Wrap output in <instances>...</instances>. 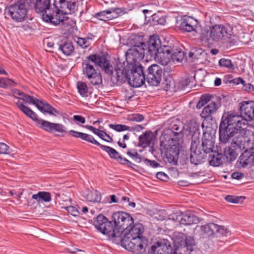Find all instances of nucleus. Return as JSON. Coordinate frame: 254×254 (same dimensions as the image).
I'll use <instances>...</instances> for the list:
<instances>
[{"instance_id":"nucleus-1","label":"nucleus","mask_w":254,"mask_h":254,"mask_svg":"<svg viewBox=\"0 0 254 254\" xmlns=\"http://www.w3.org/2000/svg\"><path fill=\"white\" fill-rule=\"evenodd\" d=\"M242 119L233 112H225L221 118L219 126L220 143L226 144L231 142L226 147L224 153L226 157L230 158V162L234 161L239 153L245 148V144L250 141L247 136L249 130L240 121Z\"/></svg>"},{"instance_id":"nucleus-2","label":"nucleus","mask_w":254,"mask_h":254,"mask_svg":"<svg viewBox=\"0 0 254 254\" xmlns=\"http://www.w3.org/2000/svg\"><path fill=\"white\" fill-rule=\"evenodd\" d=\"M118 70V74L111 77L114 85L119 86L127 81L133 87H137L146 80L150 85L157 86L161 81L163 82V68L157 64L150 65L145 72L139 63L134 67Z\"/></svg>"},{"instance_id":"nucleus-3","label":"nucleus","mask_w":254,"mask_h":254,"mask_svg":"<svg viewBox=\"0 0 254 254\" xmlns=\"http://www.w3.org/2000/svg\"><path fill=\"white\" fill-rule=\"evenodd\" d=\"M134 223V219L127 213L123 211L114 212L109 220L100 214L93 218V225L102 234L112 238H121Z\"/></svg>"},{"instance_id":"nucleus-4","label":"nucleus","mask_w":254,"mask_h":254,"mask_svg":"<svg viewBox=\"0 0 254 254\" xmlns=\"http://www.w3.org/2000/svg\"><path fill=\"white\" fill-rule=\"evenodd\" d=\"M108 56L104 53L90 54L82 63L83 74L90 80L91 84L94 85L102 84L101 74L97 71V69L95 68L92 63H94L95 66L102 67V70L110 76L111 78L114 76L113 67L110 60L107 59Z\"/></svg>"},{"instance_id":"nucleus-5","label":"nucleus","mask_w":254,"mask_h":254,"mask_svg":"<svg viewBox=\"0 0 254 254\" xmlns=\"http://www.w3.org/2000/svg\"><path fill=\"white\" fill-rule=\"evenodd\" d=\"M55 10L52 12L43 15V19L46 22L57 26L60 23H64L68 18L65 15L75 13L78 10V2L77 0H54Z\"/></svg>"},{"instance_id":"nucleus-6","label":"nucleus","mask_w":254,"mask_h":254,"mask_svg":"<svg viewBox=\"0 0 254 254\" xmlns=\"http://www.w3.org/2000/svg\"><path fill=\"white\" fill-rule=\"evenodd\" d=\"M143 37L140 36H133L130 39V44L132 47L126 53V62H117L115 67L116 75L118 74V69H123V68L134 67L139 61L143 59L144 57L145 42L142 41Z\"/></svg>"},{"instance_id":"nucleus-7","label":"nucleus","mask_w":254,"mask_h":254,"mask_svg":"<svg viewBox=\"0 0 254 254\" xmlns=\"http://www.w3.org/2000/svg\"><path fill=\"white\" fill-rule=\"evenodd\" d=\"M144 56L150 60L154 59L159 63H166V58L165 56H168L169 52V46H161L159 37L156 35L150 36L149 40L145 43Z\"/></svg>"},{"instance_id":"nucleus-8","label":"nucleus","mask_w":254,"mask_h":254,"mask_svg":"<svg viewBox=\"0 0 254 254\" xmlns=\"http://www.w3.org/2000/svg\"><path fill=\"white\" fill-rule=\"evenodd\" d=\"M173 241L175 249L180 254H191L196 249L194 238L191 236H186L182 233L175 232L173 235Z\"/></svg>"},{"instance_id":"nucleus-9","label":"nucleus","mask_w":254,"mask_h":254,"mask_svg":"<svg viewBox=\"0 0 254 254\" xmlns=\"http://www.w3.org/2000/svg\"><path fill=\"white\" fill-rule=\"evenodd\" d=\"M28 4V0H16L5 8V13L14 21L22 22L27 16Z\"/></svg>"},{"instance_id":"nucleus-10","label":"nucleus","mask_w":254,"mask_h":254,"mask_svg":"<svg viewBox=\"0 0 254 254\" xmlns=\"http://www.w3.org/2000/svg\"><path fill=\"white\" fill-rule=\"evenodd\" d=\"M19 99L24 101L26 103L34 105L43 114H48L53 116L60 115V112L58 110L46 101L39 100L24 93L22 97H19Z\"/></svg>"},{"instance_id":"nucleus-11","label":"nucleus","mask_w":254,"mask_h":254,"mask_svg":"<svg viewBox=\"0 0 254 254\" xmlns=\"http://www.w3.org/2000/svg\"><path fill=\"white\" fill-rule=\"evenodd\" d=\"M233 35V27L229 24H215L210 27V38L212 41L227 40Z\"/></svg>"},{"instance_id":"nucleus-12","label":"nucleus","mask_w":254,"mask_h":254,"mask_svg":"<svg viewBox=\"0 0 254 254\" xmlns=\"http://www.w3.org/2000/svg\"><path fill=\"white\" fill-rule=\"evenodd\" d=\"M121 245L134 254H142L146 250L148 240L145 237L132 238L130 240L121 241Z\"/></svg>"},{"instance_id":"nucleus-13","label":"nucleus","mask_w":254,"mask_h":254,"mask_svg":"<svg viewBox=\"0 0 254 254\" xmlns=\"http://www.w3.org/2000/svg\"><path fill=\"white\" fill-rule=\"evenodd\" d=\"M179 145L175 142L173 145H163V141H161L160 149L165 161L173 165L177 164L180 153Z\"/></svg>"},{"instance_id":"nucleus-14","label":"nucleus","mask_w":254,"mask_h":254,"mask_svg":"<svg viewBox=\"0 0 254 254\" xmlns=\"http://www.w3.org/2000/svg\"><path fill=\"white\" fill-rule=\"evenodd\" d=\"M184 127H181L180 125L172 122L168 128H165L162 133V136L165 141L176 142L179 144V141L182 140L184 137L183 132Z\"/></svg>"},{"instance_id":"nucleus-15","label":"nucleus","mask_w":254,"mask_h":254,"mask_svg":"<svg viewBox=\"0 0 254 254\" xmlns=\"http://www.w3.org/2000/svg\"><path fill=\"white\" fill-rule=\"evenodd\" d=\"M221 106V99L219 97H217L212 102L208 104L202 110L200 116L202 118L204 119L202 124V127H204V125L206 124L209 125L207 122L211 121L215 123V118L212 116V115L217 112L218 109Z\"/></svg>"},{"instance_id":"nucleus-16","label":"nucleus","mask_w":254,"mask_h":254,"mask_svg":"<svg viewBox=\"0 0 254 254\" xmlns=\"http://www.w3.org/2000/svg\"><path fill=\"white\" fill-rule=\"evenodd\" d=\"M215 130L209 125H207L203 128V136L202 138L201 147L202 151L210 153L213 151L215 144Z\"/></svg>"},{"instance_id":"nucleus-17","label":"nucleus","mask_w":254,"mask_h":254,"mask_svg":"<svg viewBox=\"0 0 254 254\" xmlns=\"http://www.w3.org/2000/svg\"><path fill=\"white\" fill-rule=\"evenodd\" d=\"M240 105L241 115L237 114V116L242 118L240 121L247 127L248 122L254 119V101H243Z\"/></svg>"},{"instance_id":"nucleus-18","label":"nucleus","mask_w":254,"mask_h":254,"mask_svg":"<svg viewBox=\"0 0 254 254\" xmlns=\"http://www.w3.org/2000/svg\"><path fill=\"white\" fill-rule=\"evenodd\" d=\"M198 22L191 17L184 16L180 20L179 28L183 32H193V35L198 34Z\"/></svg>"},{"instance_id":"nucleus-19","label":"nucleus","mask_w":254,"mask_h":254,"mask_svg":"<svg viewBox=\"0 0 254 254\" xmlns=\"http://www.w3.org/2000/svg\"><path fill=\"white\" fill-rule=\"evenodd\" d=\"M35 123L39 127L50 133H53L56 131L63 133L66 131L64 129V126L61 124L51 123L39 118Z\"/></svg>"},{"instance_id":"nucleus-20","label":"nucleus","mask_w":254,"mask_h":254,"mask_svg":"<svg viewBox=\"0 0 254 254\" xmlns=\"http://www.w3.org/2000/svg\"><path fill=\"white\" fill-rule=\"evenodd\" d=\"M170 252H172L170 242L167 240L163 239L152 246L147 254H169Z\"/></svg>"},{"instance_id":"nucleus-21","label":"nucleus","mask_w":254,"mask_h":254,"mask_svg":"<svg viewBox=\"0 0 254 254\" xmlns=\"http://www.w3.org/2000/svg\"><path fill=\"white\" fill-rule=\"evenodd\" d=\"M237 167L246 168L248 166L252 167L254 165V148H251L249 150H245L240 155L236 163Z\"/></svg>"},{"instance_id":"nucleus-22","label":"nucleus","mask_w":254,"mask_h":254,"mask_svg":"<svg viewBox=\"0 0 254 254\" xmlns=\"http://www.w3.org/2000/svg\"><path fill=\"white\" fill-rule=\"evenodd\" d=\"M144 232V228L140 223H133V224L125 232L123 237L120 238V242L130 240L132 238L142 237Z\"/></svg>"},{"instance_id":"nucleus-23","label":"nucleus","mask_w":254,"mask_h":254,"mask_svg":"<svg viewBox=\"0 0 254 254\" xmlns=\"http://www.w3.org/2000/svg\"><path fill=\"white\" fill-rule=\"evenodd\" d=\"M197 144L194 145L192 150L190 147L191 153L189 157L190 163L196 166L204 162L207 155L206 152L202 151V149H200V147L197 148Z\"/></svg>"},{"instance_id":"nucleus-24","label":"nucleus","mask_w":254,"mask_h":254,"mask_svg":"<svg viewBox=\"0 0 254 254\" xmlns=\"http://www.w3.org/2000/svg\"><path fill=\"white\" fill-rule=\"evenodd\" d=\"M187 127L191 135V148L192 150L194 145L199 143V124L195 120H191L188 123Z\"/></svg>"},{"instance_id":"nucleus-25","label":"nucleus","mask_w":254,"mask_h":254,"mask_svg":"<svg viewBox=\"0 0 254 254\" xmlns=\"http://www.w3.org/2000/svg\"><path fill=\"white\" fill-rule=\"evenodd\" d=\"M168 55L165 56L166 58V63H161L162 65L167 64L168 63L170 62L171 60H172L173 62H181L185 57V53L183 51L178 49H173L170 46H169Z\"/></svg>"},{"instance_id":"nucleus-26","label":"nucleus","mask_w":254,"mask_h":254,"mask_svg":"<svg viewBox=\"0 0 254 254\" xmlns=\"http://www.w3.org/2000/svg\"><path fill=\"white\" fill-rule=\"evenodd\" d=\"M51 0H36L34 3L35 11L37 13L43 12L42 16L44 14H48L49 12H52V9H51Z\"/></svg>"},{"instance_id":"nucleus-27","label":"nucleus","mask_w":254,"mask_h":254,"mask_svg":"<svg viewBox=\"0 0 254 254\" xmlns=\"http://www.w3.org/2000/svg\"><path fill=\"white\" fill-rule=\"evenodd\" d=\"M209 163L211 166L218 167L223 164L222 159L225 155L222 152H219L218 150H213L209 153Z\"/></svg>"},{"instance_id":"nucleus-28","label":"nucleus","mask_w":254,"mask_h":254,"mask_svg":"<svg viewBox=\"0 0 254 254\" xmlns=\"http://www.w3.org/2000/svg\"><path fill=\"white\" fill-rule=\"evenodd\" d=\"M154 135L150 130H147L138 137V146L145 148L148 146L153 139Z\"/></svg>"},{"instance_id":"nucleus-29","label":"nucleus","mask_w":254,"mask_h":254,"mask_svg":"<svg viewBox=\"0 0 254 254\" xmlns=\"http://www.w3.org/2000/svg\"><path fill=\"white\" fill-rule=\"evenodd\" d=\"M171 69L170 67H164L163 69V82L164 90L168 91L173 83L172 76H171Z\"/></svg>"},{"instance_id":"nucleus-30","label":"nucleus","mask_w":254,"mask_h":254,"mask_svg":"<svg viewBox=\"0 0 254 254\" xmlns=\"http://www.w3.org/2000/svg\"><path fill=\"white\" fill-rule=\"evenodd\" d=\"M17 107L18 109L22 112L27 117L32 119L34 122H36L37 120L38 115L33 111L30 108L27 107L19 100L15 102Z\"/></svg>"},{"instance_id":"nucleus-31","label":"nucleus","mask_w":254,"mask_h":254,"mask_svg":"<svg viewBox=\"0 0 254 254\" xmlns=\"http://www.w3.org/2000/svg\"><path fill=\"white\" fill-rule=\"evenodd\" d=\"M218 225L214 223H209L200 226L201 234L207 237L213 236L218 230Z\"/></svg>"},{"instance_id":"nucleus-32","label":"nucleus","mask_w":254,"mask_h":254,"mask_svg":"<svg viewBox=\"0 0 254 254\" xmlns=\"http://www.w3.org/2000/svg\"><path fill=\"white\" fill-rule=\"evenodd\" d=\"M218 97L216 96H214L210 93H205L202 94L199 101L196 104V107L198 109H200L202 108L204 105L209 104L213 100H214L216 98Z\"/></svg>"},{"instance_id":"nucleus-33","label":"nucleus","mask_w":254,"mask_h":254,"mask_svg":"<svg viewBox=\"0 0 254 254\" xmlns=\"http://www.w3.org/2000/svg\"><path fill=\"white\" fill-rule=\"evenodd\" d=\"M198 218L193 214L186 213L181 215L180 219V224L185 225H190L191 224L196 223Z\"/></svg>"},{"instance_id":"nucleus-34","label":"nucleus","mask_w":254,"mask_h":254,"mask_svg":"<svg viewBox=\"0 0 254 254\" xmlns=\"http://www.w3.org/2000/svg\"><path fill=\"white\" fill-rule=\"evenodd\" d=\"M74 49L72 43L68 41H65L59 45L58 47V50L66 56H69L73 52Z\"/></svg>"},{"instance_id":"nucleus-35","label":"nucleus","mask_w":254,"mask_h":254,"mask_svg":"<svg viewBox=\"0 0 254 254\" xmlns=\"http://www.w3.org/2000/svg\"><path fill=\"white\" fill-rule=\"evenodd\" d=\"M32 198L38 202L43 201L49 202L51 200V193L47 191H39L37 194H33Z\"/></svg>"},{"instance_id":"nucleus-36","label":"nucleus","mask_w":254,"mask_h":254,"mask_svg":"<svg viewBox=\"0 0 254 254\" xmlns=\"http://www.w3.org/2000/svg\"><path fill=\"white\" fill-rule=\"evenodd\" d=\"M149 21L153 25H164L166 23V18L163 16H160L159 14L155 13L151 15V19Z\"/></svg>"},{"instance_id":"nucleus-37","label":"nucleus","mask_w":254,"mask_h":254,"mask_svg":"<svg viewBox=\"0 0 254 254\" xmlns=\"http://www.w3.org/2000/svg\"><path fill=\"white\" fill-rule=\"evenodd\" d=\"M86 198L88 201L91 202H99L101 200V196L97 190H92L86 194Z\"/></svg>"},{"instance_id":"nucleus-38","label":"nucleus","mask_w":254,"mask_h":254,"mask_svg":"<svg viewBox=\"0 0 254 254\" xmlns=\"http://www.w3.org/2000/svg\"><path fill=\"white\" fill-rule=\"evenodd\" d=\"M95 130L93 132L97 135L102 140L108 142H112L113 141V138L108 134L106 132L103 130L94 128Z\"/></svg>"},{"instance_id":"nucleus-39","label":"nucleus","mask_w":254,"mask_h":254,"mask_svg":"<svg viewBox=\"0 0 254 254\" xmlns=\"http://www.w3.org/2000/svg\"><path fill=\"white\" fill-rule=\"evenodd\" d=\"M77 88L79 94L82 96L88 97V88L85 82L78 81L77 83Z\"/></svg>"},{"instance_id":"nucleus-40","label":"nucleus","mask_w":254,"mask_h":254,"mask_svg":"<svg viewBox=\"0 0 254 254\" xmlns=\"http://www.w3.org/2000/svg\"><path fill=\"white\" fill-rule=\"evenodd\" d=\"M246 197L244 196H235L231 195H227L225 196V200L229 202L233 203H238L239 202H242Z\"/></svg>"},{"instance_id":"nucleus-41","label":"nucleus","mask_w":254,"mask_h":254,"mask_svg":"<svg viewBox=\"0 0 254 254\" xmlns=\"http://www.w3.org/2000/svg\"><path fill=\"white\" fill-rule=\"evenodd\" d=\"M16 83L8 78H0V87L7 88L9 87L14 86Z\"/></svg>"},{"instance_id":"nucleus-42","label":"nucleus","mask_w":254,"mask_h":254,"mask_svg":"<svg viewBox=\"0 0 254 254\" xmlns=\"http://www.w3.org/2000/svg\"><path fill=\"white\" fill-rule=\"evenodd\" d=\"M76 138H79L82 140H85L93 144H95L96 140L91 135L81 132H78Z\"/></svg>"},{"instance_id":"nucleus-43","label":"nucleus","mask_w":254,"mask_h":254,"mask_svg":"<svg viewBox=\"0 0 254 254\" xmlns=\"http://www.w3.org/2000/svg\"><path fill=\"white\" fill-rule=\"evenodd\" d=\"M199 34V39L202 42L210 43V41L211 39L210 38L209 34H208V30L206 29H201V33Z\"/></svg>"},{"instance_id":"nucleus-44","label":"nucleus","mask_w":254,"mask_h":254,"mask_svg":"<svg viewBox=\"0 0 254 254\" xmlns=\"http://www.w3.org/2000/svg\"><path fill=\"white\" fill-rule=\"evenodd\" d=\"M109 127L113 129H114L115 130L120 132L124 130H128L129 129H130V127H128L127 126L122 125V124H117V125H114V124H110Z\"/></svg>"},{"instance_id":"nucleus-45","label":"nucleus","mask_w":254,"mask_h":254,"mask_svg":"<svg viewBox=\"0 0 254 254\" xmlns=\"http://www.w3.org/2000/svg\"><path fill=\"white\" fill-rule=\"evenodd\" d=\"M219 64L221 67H224L228 68L233 69L234 67L232 61L230 59L225 58L221 59L219 61Z\"/></svg>"},{"instance_id":"nucleus-46","label":"nucleus","mask_w":254,"mask_h":254,"mask_svg":"<svg viewBox=\"0 0 254 254\" xmlns=\"http://www.w3.org/2000/svg\"><path fill=\"white\" fill-rule=\"evenodd\" d=\"M116 160L121 164L127 165L128 167H130L133 170H135L133 166H136V165L132 163L130 161L126 158L123 157L122 155L118 157V159Z\"/></svg>"},{"instance_id":"nucleus-47","label":"nucleus","mask_w":254,"mask_h":254,"mask_svg":"<svg viewBox=\"0 0 254 254\" xmlns=\"http://www.w3.org/2000/svg\"><path fill=\"white\" fill-rule=\"evenodd\" d=\"M89 38H78L76 42L77 45L82 48H86L90 45Z\"/></svg>"},{"instance_id":"nucleus-48","label":"nucleus","mask_w":254,"mask_h":254,"mask_svg":"<svg viewBox=\"0 0 254 254\" xmlns=\"http://www.w3.org/2000/svg\"><path fill=\"white\" fill-rule=\"evenodd\" d=\"M195 55H207V54L201 49H193L189 53V57L192 59H195Z\"/></svg>"},{"instance_id":"nucleus-49","label":"nucleus","mask_w":254,"mask_h":254,"mask_svg":"<svg viewBox=\"0 0 254 254\" xmlns=\"http://www.w3.org/2000/svg\"><path fill=\"white\" fill-rule=\"evenodd\" d=\"M112 9L114 13L115 14L116 19L127 12L126 8L112 7Z\"/></svg>"},{"instance_id":"nucleus-50","label":"nucleus","mask_w":254,"mask_h":254,"mask_svg":"<svg viewBox=\"0 0 254 254\" xmlns=\"http://www.w3.org/2000/svg\"><path fill=\"white\" fill-rule=\"evenodd\" d=\"M92 16L100 20L108 22L105 10L95 13L94 14H92Z\"/></svg>"},{"instance_id":"nucleus-51","label":"nucleus","mask_w":254,"mask_h":254,"mask_svg":"<svg viewBox=\"0 0 254 254\" xmlns=\"http://www.w3.org/2000/svg\"><path fill=\"white\" fill-rule=\"evenodd\" d=\"M127 154L133 159H139L138 163H140L142 161L141 156L139 155L135 149L128 150Z\"/></svg>"},{"instance_id":"nucleus-52","label":"nucleus","mask_w":254,"mask_h":254,"mask_svg":"<svg viewBox=\"0 0 254 254\" xmlns=\"http://www.w3.org/2000/svg\"><path fill=\"white\" fill-rule=\"evenodd\" d=\"M218 230L216 231L217 234H218L219 236H227L229 234H230L229 230L224 226H219L218 225Z\"/></svg>"},{"instance_id":"nucleus-53","label":"nucleus","mask_w":254,"mask_h":254,"mask_svg":"<svg viewBox=\"0 0 254 254\" xmlns=\"http://www.w3.org/2000/svg\"><path fill=\"white\" fill-rule=\"evenodd\" d=\"M95 145H96L100 147V148L104 151L107 153L109 155V156L111 155V154L112 153L111 150L113 149V148L111 147L108 146L104 145L103 144H101L100 143H99L98 141L96 140V142L94 144Z\"/></svg>"},{"instance_id":"nucleus-54","label":"nucleus","mask_w":254,"mask_h":254,"mask_svg":"<svg viewBox=\"0 0 254 254\" xmlns=\"http://www.w3.org/2000/svg\"><path fill=\"white\" fill-rule=\"evenodd\" d=\"M105 14L107 16V19L108 21L114 20L116 19L115 14L114 13L113 11L111 8L105 10Z\"/></svg>"},{"instance_id":"nucleus-55","label":"nucleus","mask_w":254,"mask_h":254,"mask_svg":"<svg viewBox=\"0 0 254 254\" xmlns=\"http://www.w3.org/2000/svg\"><path fill=\"white\" fill-rule=\"evenodd\" d=\"M232 78V75H228V79L230 83H233L235 85H238L240 83L242 84H244L245 83V81L241 77H237L233 79L230 80L231 78Z\"/></svg>"},{"instance_id":"nucleus-56","label":"nucleus","mask_w":254,"mask_h":254,"mask_svg":"<svg viewBox=\"0 0 254 254\" xmlns=\"http://www.w3.org/2000/svg\"><path fill=\"white\" fill-rule=\"evenodd\" d=\"M65 209L69 213L73 216H77L80 214L78 209L73 206H67Z\"/></svg>"},{"instance_id":"nucleus-57","label":"nucleus","mask_w":254,"mask_h":254,"mask_svg":"<svg viewBox=\"0 0 254 254\" xmlns=\"http://www.w3.org/2000/svg\"><path fill=\"white\" fill-rule=\"evenodd\" d=\"M144 119V117L139 114H133L129 118L130 121L139 122L143 121Z\"/></svg>"},{"instance_id":"nucleus-58","label":"nucleus","mask_w":254,"mask_h":254,"mask_svg":"<svg viewBox=\"0 0 254 254\" xmlns=\"http://www.w3.org/2000/svg\"><path fill=\"white\" fill-rule=\"evenodd\" d=\"M143 161L146 165H149L153 168H157L160 166V164L154 160H150L147 158H144Z\"/></svg>"},{"instance_id":"nucleus-59","label":"nucleus","mask_w":254,"mask_h":254,"mask_svg":"<svg viewBox=\"0 0 254 254\" xmlns=\"http://www.w3.org/2000/svg\"><path fill=\"white\" fill-rule=\"evenodd\" d=\"M9 146L5 143L0 142V154H9Z\"/></svg>"},{"instance_id":"nucleus-60","label":"nucleus","mask_w":254,"mask_h":254,"mask_svg":"<svg viewBox=\"0 0 254 254\" xmlns=\"http://www.w3.org/2000/svg\"><path fill=\"white\" fill-rule=\"evenodd\" d=\"M244 177V174L242 173L235 172L232 174V178L236 180H241Z\"/></svg>"},{"instance_id":"nucleus-61","label":"nucleus","mask_w":254,"mask_h":254,"mask_svg":"<svg viewBox=\"0 0 254 254\" xmlns=\"http://www.w3.org/2000/svg\"><path fill=\"white\" fill-rule=\"evenodd\" d=\"M156 177L157 179L164 181L168 178L167 175L163 172H159L157 173Z\"/></svg>"},{"instance_id":"nucleus-62","label":"nucleus","mask_w":254,"mask_h":254,"mask_svg":"<svg viewBox=\"0 0 254 254\" xmlns=\"http://www.w3.org/2000/svg\"><path fill=\"white\" fill-rule=\"evenodd\" d=\"M73 119L74 121L78 122L81 124H84L85 123V119L82 116L74 115L73 117Z\"/></svg>"},{"instance_id":"nucleus-63","label":"nucleus","mask_w":254,"mask_h":254,"mask_svg":"<svg viewBox=\"0 0 254 254\" xmlns=\"http://www.w3.org/2000/svg\"><path fill=\"white\" fill-rule=\"evenodd\" d=\"M13 96L15 97L18 101L19 99V97H18V96H20L22 97V95H24V92L21 91L18 89H15L12 91Z\"/></svg>"},{"instance_id":"nucleus-64","label":"nucleus","mask_w":254,"mask_h":254,"mask_svg":"<svg viewBox=\"0 0 254 254\" xmlns=\"http://www.w3.org/2000/svg\"><path fill=\"white\" fill-rule=\"evenodd\" d=\"M243 85V89L246 91H254V86L251 83L246 84L245 82Z\"/></svg>"}]
</instances>
